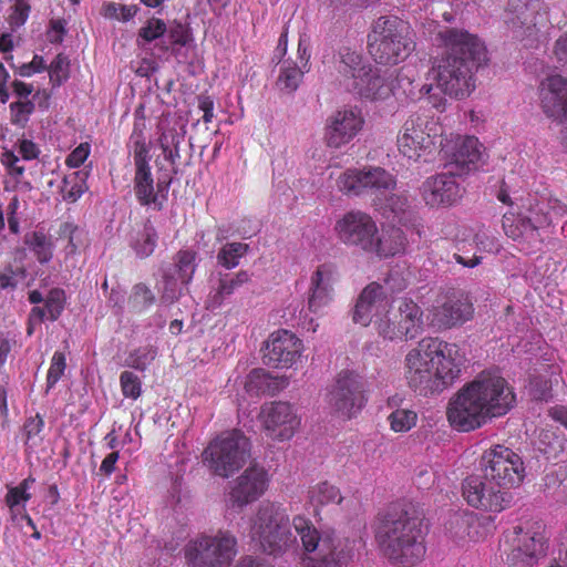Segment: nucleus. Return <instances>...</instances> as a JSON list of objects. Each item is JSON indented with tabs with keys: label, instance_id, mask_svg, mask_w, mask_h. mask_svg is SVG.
I'll use <instances>...</instances> for the list:
<instances>
[{
	"label": "nucleus",
	"instance_id": "f257e3e1",
	"mask_svg": "<svg viewBox=\"0 0 567 567\" xmlns=\"http://www.w3.org/2000/svg\"><path fill=\"white\" fill-rule=\"evenodd\" d=\"M444 52L434 61L427 80L444 95L461 100L475 89L474 73L486 62L484 43L466 30L445 28L437 33Z\"/></svg>",
	"mask_w": 567,
	"mask_h": 567
},
{
	"label": "nucleus",
	"instance_id": "f03ea898",
	"mask_svg": "<svg viewBox=\"0 0 567 567\" xmlns=\"http://www.w3.org/2000/svg\"><path fill=\"white\" fill-rule=\"evenodd\" d=\"M515 401V393L503 377L482 372L450 400L447 420L455 430L470 432L505 415Z\"/></svg>",
	"mask_w": 567,
	"mask_h": 567
},
{
	"label": "nucleus",
	"instance_id": "7ed1b4c3",
	"mask_svg": "<svg viewBox=\"0 0 567 567\" xmlns=\"http://www.w3.org/2000/svg\"><path fill=\"white\" fill-rule=\"evenodd\" d=\"M375 539L394 566L411 567L425 555L422 518L412 504L391 506L381 517Z\"/></svg>",
	"mask_w": 567,
	"mask_h": 567
},
{
	"label": "nucleus",
	"instance_id": "20e7f679",
	"mask_svg": "<svg viewBox=\"0 0 567 567\" xmlns=\"http://www.w3.org/2000/svg\"><path fill=\"white\" fill-rule=\"evenodd\" d=\"M336 68L347 91L369 101H383L393 94L391 69L373 68L355 51L341 49Z\"/></svg>",
	"mask_w": 567,
	"mask_h": 567
},
{
	"label": "nucleus",
	"instance_id": "39448f33",
	"mask_svg": "<svg viewBox=\"0 0 567 567\" xmlns=\"http://www.w3.org/2000/svg\"><path fill=\"white\" fill-rule=\"evenodd\" d=\"M368 48L372 59L383 65L398 64L415 48L408 22L398 17H380L368 35Z\"/></svg>",
	"mask_w": 567,
	"mask_h": 567
},
{
	"label": "nucleus",
	"instance_id": "423d86ee",
	"mask_svg": "<svg viewBox=\"0 0 567 567\" xmlns=\"http://www.w3.org/2000/svg\"><path fill=\"white\" fill-rule=\"evenodd\" d=\"M250 535L268 555L279 556L293 547L297 536L286 509L274 503H262L252 520Z\"/></svg>",
	"mask_w": 567,
	"mask_h": 567
},
{
	"label": "nucleus",
	"instance_id": "0eeeda50",
	"mask_svg": "<svg viewBox=\"0 0 567 567\" xmlns=\"http://www.w3.org/2000/svg\"><path fill=\"white\" fill-rule=\"evenodd\" d=\"M203 456L216 475L229 477L249 458L250 443L241 431L233 430L212 441Z\"/></svg>",
	"mask_w": 567,
	"mask_h": 567
},
{
	"label": "nucleus",
	"instance_id": "6e6552de",
	"mask_svg": "<svg viewBox=\"0 0 567 567\" xmlns=\"http://www.w3.org/2000/svg\"><path fill=\"white\" fill-rule=\"evenodd\" d=\"M481 467L485 478L501 492H509L511 488L519 486L525 476L522 457L503 445L486 451L482 456Z\"/></svg>",
	"mask_w": 567,
	"mask_h": 567
},
{
	"label": "nucleus",
	"instance_id": "1a4fd4ad",
	"mask_svg": "<svg viewBox=\"0 0 567 567\" xmlns=\"http://www.w3.org/2000/svg\"><path fill=\"white\" fill-rule=\"evenodd\" d=\"M236 554V537L219 530L215 536L194 540L186 550V558L190 567H229Z\"/></svg>",
	"mask_w": 567,
	"mask_h": 567
},
{
	"label": "nucleus",
	"instance_id": "9d476101",
	"mask_svg": "<svg viewBox=\"0 0 567 567\" xmlns=\"http://www.w3.org/2000/svg\"><path fill=\"white\" fill-rule=\"evenodd\" d=\"M367 393V381L358 373L344 370L337 375L328 393V404L334 412L351 419L364 408Z\"/></svg>",
	"mask_w": 567,
	"mask_h": 567
},
{
	"label": "nucleus",
	"instance_id": "9b49d317",
	"mask_svg": "<svg viewBox=\"0 0 567 567\" xmlns=\"http://www.w3.org/2000/svg\"><path fill=\"white\" fill-rule=\"evenodd\" d=\"M396 307L375 320L379 333L389 340L416 338L423 327L422 310L410 299H399Z\"/></svg>",
	"mask_w": 567,
	"mask_h": 567
},
{
	"label": "nucleus",
	"instance_id": "f8f14e48",
	"mask_svg": "<svg viewBox=\"0 0 567 567\" xmlns=\"http://www.w3.org/2000/svg\"><path fill=\"white\" fill-rule=\"evenodd\" d=\"M512 549L506 563L511 567H532L544 554V525L540 522H525L513 528Z\"/></svg>",
	"mask_w": 567,
	"mask_h": 567
},
{
	"label": "nucleus",
	"instance_id": "ddd939ff",
	"mask_svg": "<svg viewBox=\"0 0 567 567\" xmlns=\"http://www.w3.org/2000/svg\"><path fill=\"white\" fill-rule=\"evenodd\" d=\"M334 231L341 243L372 254L378 247L377 236L378 227L373 218L361 210H351L346 213L334 225Z\"/></svg>",
	"mask_w": 567,
	"mask_h": 567
},
{
	"label": "nucleus",
	"instance_id": "4468645a",
	"mask_svg": "<svg viewBox=\"0 0 567 567\" xmlns=\"http://www.w3.org/2000/svg\"><path fill=\"white\" fill-rule=\"evenodd\" d=\"M437 124L427 117L414 114L404 125L403 133L398 137L400 153L409 159L417 161L422 155L430 154L437 137Z\"/></svg>",
	"mask_w": 567,
	"mask_h": 567
},
{
	"label": "nucleus",
	"instance_id": "2eb2a0df",
	"mask_svg": "<svg viewBox=\"0 0 567 567\" xmlns=\"http://www.w3.org/2000/svg\"><path fill=\"white\" fill-rule=\"evenodd\" d=\"M337 185L347 195L359 196L365 193L383 195L395 187L393 176L381 167L348 169L342 173Z\"/></svg>",
	"mask_w": 567,
	"mask_h": 567
},
{
	"label": "nucleus",
	"instance_id": "dca6fc26",
	"mask_svg": "<svg viewBox=\"0 0 567 567\" xmlns=\"http://www.w3.org/2000/svg\"><path fill=\"white\" fill-rule=\"evenodd\" d=\"M421 351L433 359L431 362L433 373L440 382H443V390L458 378L464 355L456 344L436 338H424L421 340Z\"/></svg>",
	"mask_w": 567,
	"mask_h": 567
},
{
	"label": "nucleus",
	"instance_id": "f3484780",
	"mask_svg": "<svg viewBox=\"0 0 567 567\" xmlns=\"http://www.w3.org/2000/svg\"><path fill=\"white\" fill-rule=\"evenodd\" d=\"M462 495L474 508L499 513L509 506L511 492H501L495 484L483 475H471L462 483Z\"/></svg>",
	"mask_w": 567,
	"mask_h": 567
},
{
	"label": "nucleus",
	"instance_id": "a211bd4d",
	"mask_svg": "<svg viewBox=\"0 0 567 567\" xmlns=\"http://www.w3.org/2000/svg\"><path fill=\"white\" fill-rule=\"evenodd\" d=\"M131 140L133 142L135 166V196L142 206L154 204L155 207L161 210L163 208V202L158 199V195L155 193L154 178L150 166V147L146 145L145 138L141 133L134 132Z\"/></svg>",
	"mask_w": 567,
	"mask_h": 567
},
{
	"label": "nucleus",
	"instance_id": "6ab92c4d",
	"mask_svg": "<svg viewBox=\"0 0 567 567\" xmlns=\"http://www.w3.org/2000/svg\"><path fill=\"white\" fill-rule=\"evenodd\" d=\"M292 526L307 551H319L322 565L320 567H343L344 554L342 550L337 551V545L331 535L320 536L311 523L302 516H296Z\"/></svg>",
	"mask_w": 567,
	"mask_h": 567
},
{
	"label": "nucleus",
	"instance_id": "aec40b11",
	"mask_svg": "<svg viewBox=\"0 0 567 567\" xmlns=\"http://www.w3.org/2000/svg\"><path fill=\"white\" fill-rule=\"evenodd\" d=\"M259 417L267 435L279 441L291 439L300 423L293 406L282 401L265 403Z\"/></svg>",
	"mask_w": 567,
	"mask_h": 567
},
{
	"label": "nucleus",
	"instance_id": "412c9836",
	"mask_svg": "<svg viewBox=\"0 0 567 567\" xmlns=\"http://www.w3.org/2000/svg\"><path fill=\"white\" fill-rule=\"evenodd\" d=\"M432 361L430 355L421 351V341L417 348L411 350L405 358L408 383L423 396L443 391V382H440L433 373Z\"/></svg>",
	"mask_w": 567,
	"mask_h": 567
},
{
	"label": "nucleus",
	"instance_id": "4be33fe9",
	"mask_svg": "<svg viewBox=\"0 0 567 567\" xmlns=\"http://www.w3.org/2000/svg\"><path fill=\"white\" fill-rule=\"evenodd\" d=\"M363 123L364 120L359 109L344 107L337 110L326 121V144L332 148H340L361 131Z\"/></svg>",
	"mask_w": 567,
	"mask_h": 567
},
{
	"label": "nucleus",
	"instance_id": "5701e85b",
	"mask_svg": "<svg viewBox=\"0 0 567 567\" xmlns=\"http://www.w3.org/2000/svg\"><path fill=\"white\" fill-rule=\"evenodd\" d=\"M301 340L288 330L272 332L262 349V361L267 367L284 369L291 367L301 353Z\"/></svg>",
	"mask_w": 567,
	"mask_h": 567
},
{
	"label": "nucleus",
	"instance_id": "b1692460",
	"mask_svg": "<svg viewBox=\"0 0 567 567\" xmlns=\"http://www.w3.org/2000/svg\"><path fill=\"white\" fill-rule=\"evenodd\" d=\"M505 22L512 29L545 27L548 22V7L543 0H511Z\"/></svg>",
	"mask_w": 567,
	"mask_h": 567
},
{
	"label": "nucleus",
	"instance_id": "393cba45",
	"mask_svg": "<svg viewBox=\"0 0 567 567\" xmlns=\"http://www.w3.org/2000/svg\"><path fill=\"white\" fill-rule=\"evenodd\" d=\"M268 477L264 467L252 464L237 477L230 491V501L238 507H244L257 501L267 489Z\"/></svg>",
	"mask_w": 567,
	"mask_h": 567
},
{
	"label": "nucleus",
	"instance_id": "a878e982",
	"mask_svg": "<svg viewBox=\"0 0 567 567\" xmlns=\"http://www.w3.org/2000/svg\"><path fill=\"white\" fill-rule=\"evenodd\" d=\"M482 144L474 136L458 137L449 152V161L445 167L450 169L451 174L462 176L477 168L478 163L482 161Z\"/></svg>",
	"mask_w": 567,
	"mask_h": 567
},
{
	"label": "nucleus",
	"instance_id": "bb28decb",
	"mask_svg": "<svg viewBox=\"0 0 567 567\" xmlns=\"http://www.w3.org/2000/svg\"><path fill=\"white\" fill-rule=\"evenodd\" d=\"M388 308L389 301L384 296L382 286L372 282L359 295L352 311V320L367 327L373 317L377 320L384 317L383 312L386 313Z\"/></svg>",
	"mask_w": 567,
	"mask_h": 567
},
{
	"label": "nucleus",
	"instance_id": "cd10ccee",
	"mask_svg": "<svg viewBox=\"0 0 567 567\" xmlns=\"http://www.w3.org/2000/svg\"><path fill=\"white\" fill-rule=\"evenodd\" d=\"M391 76V86H393L394 96L403 95L412 101L427 97L429 102L436 109L444 106L445 100L434 92L433 83H426L416 87L411 69H393Z\"/></svg>",
	"mask_w": 567,
	"mask_h": 567
},
{
	"label": "nucleus",
	"instance_id": "c85d7f7f",
	"mask_svg": "<svg viewBox=\"0 0 567 567\" xmlns=\"http://www.w3.org/2000/svg\"><path fill=\"white\" fill-rule=\"evenodd\" d=\"M456 174L446 173L429 177L421 187L425 203L432 207L442 204L451 205L461 197V188L455 181Z\"/></svg>",
	"mask_w": 567,
	"mask_h": 567
},
{
	"label": "nucleus",
	"instance_id": "c756f323",
	"mask_svg": "<svg viewBox=\"0 0 567 567\" xmlns=\"http://www.w3.org/2000/svg\"><path fill=\"white\" fill-rule=\"evenodd\" d=\"M542 106L549 116L567 123V79L550 75L542 83Z\"/></svg>",
	"mask_w": 567,
	"mask_h": 567
},
{
	"label": "nucleus",
	"instance_id": "7c9ffc66",
	"mask_svg": "<svg viewBox=\"0 0 567 567\" xmlns=\"http://www.w3.org/2000/svg\"><path fill=\"white\" fill-rule=\"evenodd\" d=\"M565 206L558 200L544 196L529 199L528 215L520 219L524 230H537L549 226L554 215H563Z\"/></svg>",
	"mask_w": 567,
	"mask_h": 567
},
{
	"label": "nucleus",
	"instance_id": "2f4dec72",
	"mask_svg": "<svg viewBox=\"0 0 567 567\" xmlns=\"http://www.w3.org/2000/svg\"><path fill=\"white\" fill-rule=\"evenodd\" d=\"M473 306L467 299H449L433 311L432 326L439 329L462 324L472 317Z\"/></svg>",
	"mask_w": 567,
	"mask_h": 567
},
{
	"label": "nucleus",
	"instance_id": "473e14b6",
	"mask_svg": "<svg viewBox=\"0 0 567 567\" xmlns=\"http://www.w3.org/2000/svg\"><path fill=\"white\" fill-rule=\"evenodd\" d=\"M332 272L327 266H319L311 277L308 308L319 312L332 300Z\"/></svg>",
	"mask_w": 567,
	"mask_h": 567
},
{
	"label": "nucleus",
	"instance_id": "72a5a7b5",
	"mask_svg": "<svg viewBox=\"0 0 567 567\" xmlns=\"http://www.w3.org/2000/svg\"><path fill=\"white\" fill-rule=\"evenodd\" d=\"M166 37L164 41L153 44L154 55L163 58L167 54L178 56L181 48L187 45L193 35L189 28L176 20L166 23Z\"/></svg>",
	"mask_w": 567,
	"mask_h": 567
},
{
	"label": "nucleus",
	"instance_id": "f704fd0d",
	"mask_svg": "<svg viewBox=\"0 0 567 567\" xmlns=\"http://www.w3.org/2000/svg\"><path fill=\"white\" fill-rule=\"evenodd\" d=\"M185 137L186 125L179 122L166 128L159 137L164 158L172 165L174 175L178 174L177 159L181 158V145L185 143Z\"/></svg>",
	"mask_w": 567,
	"mask_h": 567
},
{
	"label": "nucleus",
	"instance_id": "c9c22d12",
	"mask_svg": "<svg viewBox=\"0 0 567 567\" xmlns=\"http://www.w3.org/2000/svg\"><path fill=\"white\" fill-rule=\"evenodd\" d=\"M158 234L151 219L133 229L130 238V246L141 259L150 257L157 245Z\"/></svg>",
	"mask_w": 567,
	"mask_h": 567
},
{
	"label": "nucleus",
	"instance_id": "e433bc0d",
	"mask_svg": "<svg viewBox=\"0 0 567 567\" xmlns=\"http://www.w3.org/2000/svg\"><path fill=\"white\" fill-rule=\"evenodd\" d=\"M406 237L400 228H391L385 235L377 236V248L372 251L380 258H388L401 254L406 246Z\"/></svg>",
	"mask_w": 567,
	"mask_h": 567
},
{
	"label": "nucleus",
	"instance_id": "4c0bfd02",
	"mask_svg": "<svg viewBox=\"0 0 567 567\" xmlns=\"http://www.w3.org/2000/svg\"><path fill=\"white\" fill-rule=\"evenodd\" d=\"M308 501L313 511H317L319 507L328 504L341 503L342 496L339 488L334 485L328 482H320L309 488Z\"/></svg>",
	"mask_w": 567,
	"mask_h": 567
},
{
	"label": "nucleus",
	"instance_id": "58836bf2",
	"mask_svg": "<svg viewBox=\"0 0 567 567\" xmlns=\"http://www.w3.org/2000/svg\"><path fill=\"white\" fill-rule=\"evenodd\" d=\"M23 243L33 251L40 264H48L53 257V243L42 231H29L23 237Z\"/></svg>",
	"mask_w": 567,
	"mask_h": 567
},
{
	"label": "nucleus",
	"instance_id": "ea45409f",
	"mask_svg": "<svg viewBox=\"0 0 567 567\" xmlns=\"http://www.w3.org/2000/svg\"><path fill=\"white\" fill-rule=\"evenodd\" d=\"M166 23L158 18L148 19L145 24L138 30L136 44L138 48L145 50L147 45L156 42L164 41L166 37Z\"/></svg>",
	"mask_w": 567,
	"mask_h": 567
},
{
	"label": "nucleus",
	"instance_id": "a19ab883",
	"mask_svg": "<svg viewBox=\"0 0 567 567\" xmlns=\"http://www.w3.org/2000/svg\"><path fill=\"white\" fill-rule=\"evenodd\" d=\"M156 301L155 293L143 282H138L132 287L127 299V307L131 312L142 313L146 311Z\"/></svg>",
	"mask_w": 567,
	"mask_h": 567
},
{
	"label": "nucleus",
	"instance_id": "79ce46f5",
	"mask_svg": "<svg viewBox=\"0 0 567 567\" xmlns=\"http://www.w3.org/2000/svg\"><path fill=\"white\" fill-rule=\"evenodd\" d=\"M195 260L196 252L192 250H179L174 257V265L167 269H171L174 276L177 274L182 284L187 285L192 280L196 269Z\"/></svg>",
	"mask_w": 567,
	"mask_h": 567
},
{
	"label": "nucleus",
	"instance_id": "37998d69",
	"mask_svg": "<svg viewBox=\"0 0 567 567\" xmlns=\"http://www.w3.org/2000/svg\"><path fill=\"white\" fill-rule=\"evenodd\" d=\"M302 75V71L296 64L284 62L276 85L281 92L290 94L298 89Z\"/></svg>",
	"mask_w": 567,
	"mask_h": 567
},
{
	"label": "nucleus",
	"instance_id": "c03bdc74",
	"mask_svg": "<svg viewBox=\"0 0 567 567\" xmlns=\"http://www.w3.org/2000/svg\"><path fill=\"white\" fill-rule=\"evenodd\" d=\"M249 246L243 243H228L224 245L218 254V264L227 269H233L239 264V259L248 251Z\"/></svg>",
	"mask_w": 567,
	"mask_h": 567
},
{
	"label": "nucleus",
	"instance_id": "a18cd8bd",
	"mask_svg": "<svg viewBox=\"0 0 567 567\" xmlns=\"http://www.w3.org/2000/svg\"><path fill=\"white\" fill-rule=\"evenodd\" d=\"M248 280L249 274L246 270H240L234 277L225 275L219 279V285L216 295L214 296L215 302L220 305L226 297L233 295L237 288L246 284Z\"/></svg>",
	"mask_w": 567,
	"mask_h": 567
},
{
	"label": "nucleus",
	"instance_id": "49530a36",
	"mask_svg": "<svg viewBox=\"0 0 567 567\" xmlns=\"http://www.w3.org/2000/svg\"><path fill=\"white\" fill-rule=\"evenodd\" d=\"M182 296V288L178 286V279L171 269H163V288L161 291V305L172 306L178 301Z\"/></svg>",
	"mask_w": 567,
	"mask_h": 567
},
{
	"label": "nucleus",
	"instance_id": "de8ad7c7",
	"mask_svg": "<svg viewBox=\"0 0 567 567\" xmlns=\"http://www.w3.org/2000/svg\"><path fill=\"white\" fill-rule=\"evenodd\" d=\"M86 189L85 181L78 172L63 178L61 194L64 200L74 203Z\"/></svg>",
	"mask_w": 567,
	"mask_h": 567
},
{
	"label": "nucleus",
	"instance_id": "09e8293b",
	"mask_svg": "<svg viewBox=\"0 0 567 567\" xmlns=\"http://www.w3.org/2000/svg\"><path fill=\"white\" fill-rule=\"evenodd\" d=\"M156 355V349L153 347H141L130 353L125 360V365L135 370L144 371Z\"/></svg>",
	"mask_w": 567,
	"mask_h": 567
},
{
	"label": "nucleus",
	"instance_id": "8fccbe9b",
	"mask_svg": "<svg viewBox=\"0 0 567 567\" xmlns=\"http://www.w3.org/2000/svg\"><path fill=\"white\" fill-rule=\"evenodd\" d=\"M35 105L31 100H19L10 104V120L13 125L24 128Z\"/></svg>",
	"mask_w": 567,
	"mask_h": 567
},
{
	"label": "nucleus",
	"instance_id": "3c124183",
	"mask_svg": "<svg viewBox=\"0 0 567 567\" xmlns=\"http://www.w3.org/2000/svg\"><path fill=\"white\" fill-rule=\"evenodd\" d=\"M43 426H44V421L39 414L27 419V421L24 422V425H23V431H24V435H25L24 443L29 449H33L41 443V441H42L41 432L43 430Z\"/></svg>",
	"mask_w": 567,
	"mask_h": 567
},
{
	"label": "nucleus",
	"instance_id": "603ef678",
	"mask_svg": "<svg viewBox=\"0 0 567 567\" xmlns=\"http://www.w3.org/2000/svg\"><path fill=\"white\" fill-rule=\"evenodd\" d=\"M44 308L48 312V319L51 321L58 320L61 316L65 305L64 290L54 288L51 289L44 300Z\"/></svg>",
	"mask_w": 567,
	"mask_h": 567
},
{
	"label": "nucleus",
	"instance_id": "864d4df0",
	"mask_svg": "<svg viewBox=\"0 0 567 567\" xmlns=\"http://www.w3.org/2000/svg\"><path fill=\"white\" fill-rule=\"evenodd\" d=\"M390 426L394 432H406L416 422V413L411 410L399 409L389 415Z\"/></svg>",
	"mask_w": 567,
	"mask_h": 567
},
{
	"label": "nucleus",
	"instance_id": "5fc2aeb1",
	"mask_svg": "<svg viewBox=\"0 0 567 567\" xmlns=\"http://www.w3.org/2000/svg\"><path fill=\"white\" fill-rule=\"evenodd\" d=\"M25 269L22 267L13 268L11 265L6 266L0 271V291L14 290L19 282L25 278Z\"/></svg>",
	"mask_w": 567,
	"mask_h": 567
},
{
	"label": "nucleus",
	"instance_id": "6e6d98bb",
	"mask_svg": "<svg viewBox=\"0 0 567 567\" xmlns=\"http://www.w3.org/2000/svg\"><path fill=\"white\" fill-rule=\"evenodd\" d=\"M120 383L124 396L136 400L141 395V380L135 373L123 371L120 377Z\"/></svg>",
	"mask_w": 567,
	"mask_h": 567
},
{
	"label": "nucleus",
	"instance_id": "4d7b16f0",
	"mask_svg": "<svg viewBox=\"0 0 567 567\" xmlns=\"http://www.w3.org/2000/svg\"><path fill=\"white\" fill-rule=\"evenodd\" d=\"M68 58L63 54H58L50 65V81L53 85H60L68 79Z\"/></svg>",
	"mask_w": 567,
	"mask_h": 567
},
{
	"label": "nucleus",
	"instance_id": "13d9d810",
	"mask_svg": "<svg viewBox=\"0 0 567 567\" xmlns=\"http://www.w3.org/2000/svg\"><path fill=\"white\" fill-rule=\"evenodd\" d=\"M65 367V355L62 352H55L47 375V391L60 380L64 373Z\"/></svg>",
	"mask_w": 567,
	"mask_h": 567
},
{
	"label": "nucleus",
	"instance_id": "bf43d9fd",
	"mask_svg": "<svg viewBox=\"0 0 567 567\" xmlns=\"http://www.w3.org/2000/svg\"><path fill=\"white\" fill-rule=\"evenodd\" d=\"M12 12L9 16V23L14 28H19L28 20L31 7L29 0H13Z\"/></svg>",
	"mask_w": 567,
	"mask_h": 567
},
{
	"label": "nucleus",
	"instance_id": "052dcab7",
	"mask_svg": "<svg viewBox=\"0 0 567 567\" xmlns=\"http://www.w3.org/2000/svg\"><path fill=\"white\" fill-rule=\"evenodd\" d=\"M385 208L393 213L394 217L404 215L410 208V202L405 194H391L385 197Z\"/></svg>",
	"mask_w": 567,
	"mask_h": 567
},
{
	"label": "nucleus",
	"instance_id": "680f3d73",
	"mask_svg": "<svg viewBox=\"0 0 567 567\" xmlns=\"http://www.w3.org/2000/svg\"><path fill=\"white\" fill-rule=\"evenodd\" d=\"M90 154V145L89 143H81L76 148H74L71 154L66 158V164L70 167H79L81 166Z\"/></svg>",
	"mask_w": 567,
	"mask_h": 567
},
{
	"label": "nucleus",
	"instance_id": "e2e57ef3",
	"mask_svg": "<svg viewBox=\"0 0 567 567\" xmlns=\"http://www.w3.org/2000/svg\"><path fill=\"white\" fill-rule=\"evenodd\" d=\"M45 70V63L42 56L34 55L30 63H24L18 69L20 76H31L35 72Z\"/></svg>",
	"mask_w": 567,
	"mask_h": 567
},
{
	"label": "nucleus",
	"instance_id": "0e129e2a",
	"mask_svg": "<svg viewBox=\"0 0 567 567\" xmlns=\"http://www.w3.org/2000/svg\"><path fill=\"white\" fill-rule=\"evenodd\" d=\"M19 158L11 152H6L3 154L2 164L6 165L9 169V174L14 177H20L24 173L23 166H18L17 163Z\"/></svg>",
	"mask_w": 567,
	"mask_h": 567
},
{
	"label": "nucleus",
	"instance_id": "69168bd1",
	"mask_svg": "<svg viewBox=\"0 0 567 567\" xmlns=\"http://www.w3.org/2000/svg\"><path fill=\"white\" fill-rule=\"evenodd\" d=\"M532 384H533V391H534L535 399L545 400V401H547L549 399L550 386L546 380L536 378Z\"/></svg>",
	"mask_w": 567,
	"mask_h": 567
},
{
	"label": "nucleus",
	"instance_id": "338daca9",
	"mask_svg": "<svg viewBox=\"0 0 567 567\" xmlns=\"http://www.w3.org/2000/svg\"><path fill=\"white\" fill-rule=\"evenodd\" d=\"M435 474L431 468L421 467L416 473V482L421 488H430L434 483Z\"/></svg>",
	"mask_w": 567,
	"mask_h": 567
},
{
	"label": "nucleus",
	"instance_id": "774afa93",
	"mask_svg": "<svg viewBox=\"0 0 567 567\" xmlns=\"http://www.w3.org/2000/svg\"><path fill=\"white\" fill-rule=\"evenodd\" d=\"M20 154L24 159H33L39 155L38 146L30 140H22L20 143Z\"/></svg>",
	"mask_w": 567,
	"mask_h": 567
}]
</instances>
